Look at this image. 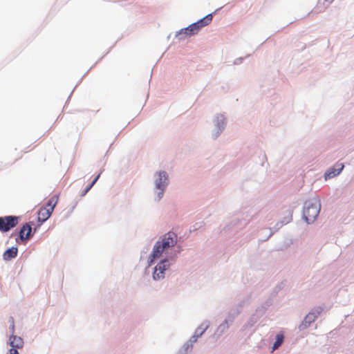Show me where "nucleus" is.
Masks as SVG:
<instances>
[{
    "instance_id": "nucleus-6",
    "label": "nucleus",
    "mask_w": 354,
    "mask_h": 354,
    "mask_svg": "<svg viewBox=\"0 0 354 354\" xmlns=\"http://www.w3.org/2000/svg\"><path fill=\"white\" fill-rule=\"evenodd\" d=\"M212 15L211 14H209L207 16H205L203 19L189 25V27L192 30V32H191V34H196L200 30V28L208 25L212 21Z\"/></svg>"
},
{
    "instance_id": "nucleus-5",
    "label": "nucleus",
    "mask_w": 354,
    "mask_h": 354,
    "mask_svg": "<svg viewBox=\"0 0 354 354\" xmlns=\"http://www.w3.org/2000/svg\"><path fill=\"white\" fill-rule=\"evenodd\" d=\"M169 267L168 260L164 259L159 264H158L154 269L153 273V278L155 280L160 279L164 278L165 271Z\"/></svg>"
},
{
    "instance_id": "nucleus-2",
    "label": "nucleus",
    "mask_w": 354,
    "mask_h": 354,
    "mask_svg": "<svg viewBox=\"0 0 354 354\" xmlns=\"http://www.w3.org/2000/svg\"><path fill=\"white\" fill-rule=\"evenodd\" d=\"M320 212V202L317 198L306 201L304 204L303 216L308 223L313 222Z\"/></svg>"
},
{
    "instance_id": "nucleus-3",
    "label": "nucleus",
    "mask_w": 354,
    "mask_h": 354,
    "mask_svg": "<svg viewBox=\"0 0 354 354\" xmlns=\"http://www.w3.org/2000/svg\"><path fill=\"white\" fill-rule=\"evenodd\" d=\"M19 217L16 216H6L0 217V232H7L17 225Z\"/></svg>"
},
{
    "instance_id": "nucleus-16",
    "label": "nucleus",
    "mask_w": 354,
    "mask_h": 354,
    "mask_svg": "<svg viewBox=\"0 0 354 354\" xmlns=\"http://www.w3.org/2000/svg\"><path fill=\"white\" fill-rule=\"evenodd\" d=\"M191 32H192V28H190L189 26L184 28V29H182L179 32H178V35H181L183 34H185V35L187 36H191V35H193L194 34H191Z\"/></svg>"
},
{
    "instance_id": "nucleus-10",
    "label": "nucleus",
    "mask_w": 354,
    "mask_h": 354,
    "mask_svg": "<svg viewBox=\"0 0 354 354\" xmlns=\"http://www.w3.org/2000/svg\"><path fill=\"white\" fill-rule=\"evenodd\" d=\"M17 248L12 247L4 252L3 254V258L5 261H10L12 259H14L17 257Z\"/></svg>"
},
{
    "instance_id": "nucleus-13",
    "label": "nucleus",
    "mask_w": 354,
    "mask_h": 354,
    "mask_svg": "<svg viewBox=\"0 0 354 354\" xmlns=\"http://www.w3.org/2000/svg\"><path fill=\"white\" fill-rule=\"evenodd\" d=\"M57 202H58V196H53V197H51L49 199V201H48L46 206H45V207H46L47 209H48L50 211H51L53 212Z\"/></svg>"
},
{
    "instance_id": "nucleus-20",
    "label": "nucleus",
    "mask_w": 354,
    "mask_h": 354,
    "mask_svg": "<svg viewBox=\"0 0 354 354\" xmlns=\"http://www.w3.org/2000/svg\"><path fill=\"white\" fill-rule=\"evenodd\" d=\"M1 169H2V165H1V164L0 163V170H1Z\"/></svg>"
},
{
    "instance_id": "nucleus-17",
    "label": "nucleus",
    "mask_w": 354,
    "mask_h": 354,
    "mask_svg": "<svg viewBox=\"0 0 354 354\" xmlns=\"http://www.w3.org/2000/svg\"><path fill=\"white\" fill-rule=\"evenodd\" d=\"M315 317H316V316L314 315V313H310L306 316L305 322L306 323L308 322V324H310L311 322H313L315 320Z\"/></svg>"
},
{
    "instance_id": "nucleus-14",
    "label": "nucleus",
    "mask_w": 354,
    "mask_h": 354,
    "mask_svg": "<svg viewBox=\"0 0 354 354\" xmlns=\"http://www.w3.org/2000/svg\"><path fill=\"white\" fill-rule=\"evenodd\" d=\"M283 342V335L282 334H277L276 336V340L272 346V351L277 349Z\"/></svg>"
},
{
    "instance_id": "nucleus-12",
    "label": "nucleus",
    "mask_w": 354,
    "mask_h": 354,
    "mask_svg": "<svg viewBox=\"0 0 354 354\" xmlns=\"http://www.w3.org/2000/svg\"><path fill=\"white\" fill-rule=\"evenodd\" d=\"M207 327L208 326L207 324H202L199 327L196 328L195 334L191 338V341L192 342H196L197 339L204 333Z\"/></svg>"
},
{
    "instance_id": "nucleus-18",
    "label": "nucleus",
    "mask_w": 354,
    "mask_h": 354,
    "mask_svg": "<svg viewBox=\"0 0 354 354\" xmlns=\"http://www.w3.org/2000/svg\"><path fill=\"white\" fill-rule=\"evenodd\" d=\"M7 354H19L17 349L10 348Z\"/></svg>"
},
{
    "instance_id": "nucleus-9",
    "label": "nucleus",
    "mask_w": 354,
    "mask_h": 354,
    "mask_svg": "<svg viewBox=\"0 0 354 354\" xmlns=\"http://www.w3.org/2000/svg\"><path fill=\"white\" fill-rule=\"evenodd\" d=\"M32 232V227L28 223L24 225L19 231V238L21 241H26L30 239Z\"/></svg>"
},
{
    "instance_id": "nucleus-4",
    "label": "nucleus",
    "mask_w": 354,
    "mask_h": 354,
    "mask_svg": "<svg viewBox=\"0 0 354 354\" xmlns=\"http://www.w3.org/2000/svg\"><path fill=\"white\" fill-rule=\"evenodd\" d=\"M167 176L166 172L161 171L158 173V178L156 179V187L158 189V200H160L164 194L165 187L167 185Z\"/></svg>"
},
{
    "instance_id": "nucleus-11",
    "label": "nucleus",
    "mask_w": 354,
    "mask_h": 354,
    "mask_svg": "<svg viewBox=\"0 0 354 354\" xmlns=\"http://www.w3.org/2000/svg\"><path fill=\"white\" fill-rule=\"evenodd\" d=\"M51 214V211L45 207H42L38 212V220L44 222L50 216Z\"/></svg>"
},
{
    "instance_id": "nucleus-7",
    "label": "nucleus",
    "mask_w": 354,
    "mask_h": 354,
    "mask_svg": "<svg viewBox=\"0 0 354 354\" xmlns=\"http://www.w3.org/2000/svg\"><path fill=\"white\" fill-rule=\"evenodd\" d=\"M344 167V165L342 163H337L333 167L330 168L325 173V178H332L339 175Z\"/></svg>"
},
{
    "instance_id": "nucleus-15",
    "label": "nucleus",
    "mask_w": 354,
    "mask_h": 354,
    "mask_svg": "<svg viewBox=\"0 0 354 354\" xmlns=\"http://www.w3.org/2000/svg\"><path fill=\"white\" fill-rule=\"evenodd\" d=\"M100 174H99L94 180L91 182V183L85 189V190L82 193V196H84L89 190L94 185V184L97 182V180L99 179Z\"/></svg>"
},
{
    "instance_id": "nucleus-19",
    "label": "nucleus",
    "mask_w": 354,
    "mask_h": 354,
    "mask_svg": "<svg viewBox=\"0 0 354 354\" xmlns=\"http://www.w3.org/2000/svg\"><path fill=\"white\" fill-rule=\"evenodd\" d=\"M14 329H15V326H14V324H12V333L14 332Z\"/></svg>"
},
{
    "instance_id": "nucleus-8",
    "label": "nucleus",
    "mask_w": 354,
    "mask_h": 354,
    "mask_svg": "<svg viewBox=\"0 0 354 354\" xmlns=\"http://www.w3.org/2000/svg\"><path fill=\"white\" fill-rule=\"evenodd\" d=\"M9 345L11 348L19 349L24 346V340L21 337L12 335L9 338Z\"/></svg>"
},
{
    "instance_id": "nucleus-1",
    "label": "nucleus",
    "mask_w": 354,
    "mask_h": 354,
    "mask_svg": "<svg viewBox=\"0 0 354 354\" xmlns=\"http://www.w3.org/2000/svg\"><path fill=\"white\" fill-rule=\"evenodd\" d=\"M177 241V236L174 232L165 234L161 241L156 242L150 255V263L159 259L167 249L173 247Z\"/></svg>"
},
{
    "instance_id": "nucleus-21",
    "label": "nucleus",
    "mask_w": 354,
    "mask_h": 354,
    "mask_svg": "<svg viewBox=\"0 0 354 354\" xmlns=\"http://www.w3.org/2000/svg\"><path fill=\"white\" fill-rule=\"evenodd\" d=\"M325 1H332V0H324Z\"/></svg>"
}]
</instances>
